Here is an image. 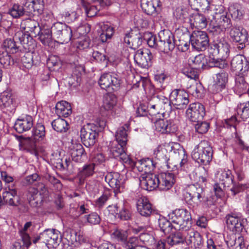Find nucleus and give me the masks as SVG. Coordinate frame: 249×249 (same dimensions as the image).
<instances>
[{
  "instance_id": "f257e3e1",
  "label": "nucleus",
  "mask_w": 249,
  "mask_h": 249,
  "mask_svg": "<svg viewBox=\"0 0 249 249\" xmlns=\"http://www.w3.org/2000/svg\"><path fill=\"white\" fill-rule=\"evenodd\" d=\"M20 29L22 32H18L15 37H18L21 44L27 49L28 47L31 46L34 42L33 37H36L39 34L41 31L38 23L31 18H27L23 20L20 24Z\"/></svg>"
},
{
  "instance_id": "f03ea898",
  "label": "nucleus",
  "mask_w": 249,
  "mask_h": 249,
  "mask_svg": "<svg viewBox=\"0 0 249 249\" xmlns=\"http://www.w3.org/2000/svg\"><path fill=\"white\" fill-rule=\"evenodd\" d=\"M175 229L187 231L191 227V216L186 209H177L169 214Z\"/></svg>"
},
{
  "instance_id": "7ed1b4c3",
  "label": "nucleus",
  "mask_w": 249,
  "mask_h": 249,
  "mask_svg": "<svg viewBox=\"0 0 249 249\" xmlns=\"http://www.w3.org/2000/svg\"><path fill=\"white\" fill-rule=\"evenodd\" d=\"M213 155L212 147L205 140L201 141L194 148L192 156L198 163L208 164L212 160Z\"/></svg>"
},
{
  "instance_id": "20e7f679",
  "label": "nucleus",
  "mask_w": 249,
  "mask_h": 249,
  "mask_svg": "<svg viewBox=\"0 0 249 249\" xmlns=\"http://www.w3.org/2000/svg\"><path fill=\"white\" fill-rule=\"evenodd\" d=\"M186 201L193 207H196L201 204L205 199V193L203 187L199 185H188L183 194Z\"/></svg>"
},
{
  "instance_id": "39448f33",
  "label": "nucleus",
  "mask_w": 249,
  "mask_h": 249,
  "mask_svg": "<svg viewBox=\"0 0 249 249\" xmlns=\"http://www.w3.org/2000/svg\"><path fill=\"white\" fill-rule=\"evenodd\" d=\"M53 39L61 44L67 43L72 36L71 28L65 23L56 22L52 26Z\"/></svg>"
},
{
  "instance_id": "423d86ee",
  "label": "nucleus",
  "mask_w": 249,
  "mask_h": 249,
  "mask_svg": "<svg viewBox=\"0 0 249 249\" xmlns=\"http://www.w3.org/2000/svg\"><path fill=\"white\" fill-rule=\"evenodd\" d=\"M100 127L97 124H89L81 129L80 137L85 146L89 147L95 144Z\"/></svg>"
},
{
  "instance_id": "0eeeda50",
  "label": "nucleus",
  "mask_w": 249,
  "mask_h": 249,
  "mask_svg": "<svg viewBox=\"0 0 249 249\" xmlns=\"http://www.w3.org/2000/svg\"><path fill=\"white\" fill-rule=\"evenodd\" d=\"M226 223L228 230L234 233L246 232L245 228L247 219L240 214L231 213L225 217Z\"/></svg>"
},
{
  "instance_id": "6e6552de",
  "label": "nucleus",
  "mask_w": 249,
  "mask_h": 249,
  "mask_svg": "<svg viewBox=\"0 0 249 249\" xmlns=\"http://www.w3.org/2000/svg\"><path fill=\"white\" fill-rule=\"evenodd\" d=\"M231 40L238 43L237 48L239 49L245 48V44L248 41L249 35L246 29L239 26H234L228 31Z\"/></svg>"
},
{
  "instance_id": "1a4fd4ad",
  "label": "nucleus",
  "mask_w": 249,
  "mask_h": 249,
  "mask_svg": "<svg viewBox=\"0 0 249 249\" xmlns=\"http://www.w3.org/2000/svg\"><path fill=\"white\" fill-rule=\"evenodd\" d=\"M192 47L198 51L205 50L209 44V39L207 33L202 31H195L190 37Z\"/></svg>"
},
{
  "instance_id": "9d476101",
  "label": "nucleus",
  "mask_w": 249,
  "mask_h": 249,
  "mask_svg": "<svg viewBox=\"0 0 249 249\" xmlns=\"http://www.w3.org/2000/svg\"><path fill=\"white\" fill-rule=\"evenodd\" d=\"M159 42L158 47L159 49L164 53H168L175 48L174 36L172 33L167 30L160 31L159 33Z\"/></svg>"
},
{
  "instance_id": "9b49d317",
  "label": "nucleus",
  "mask_w": 249,
  "mask_h": 249,
  "mask_svg": "<svg viewBox=\"0 0 249 249\" xmlns=\"http://www.w3.org/2000/svg\"><path fill=\"white\" fill-rule=\"evenodd\" d=\"M101 88L104 89L116 90L120 85V80L115 73H106L102 74L99 80Z\"/></svg>"
},
{
  "instance_id": "f8f14e48",
  "label": "nucleus",
  "mask_w": 249,
  "mask_h": 249,
  "mask_svg": "<svg viewBox=\"0 0 249 249\" xmlns=\"http://www.w3.org/2000/svg\"><path fill=\"white\" fill-rule=\"evenodd\" d=\"M170 99L178 109L185 108L189 103L188 93L184 90L174 89L170 94Z\"/></svg>"
},
{
  "instance_id": "ddd939ff",
  "label": "nucleus",
  "mask_w": 249,
  "mask_h": 249,
  "mask_svg": "<svg viewBox=\"0 0 249 249\" xmlns=\"http://www.w3.org/2000/svg\"><path fill=\"white\" fill-rule=\"evenodd\" d=\"M123 178V177L117 172L108 173L105 178V181L114 189L116 193L123 192L124 188Z\"/></svg>"
},
{
  "instance_id": "4468645a",
  "label": "nucleus",
  "mask_w": 249,
  "mask_h": 249,
  "mask_svg": "<svg viewBox=\"0 0 249 249\" xmlns=\"http://www.w3.org/2000/svg\"><path fill=\"white\" fill-rule=\"evenodd\" d=\"M125 146L126 145H123L120 142H117L111 147L110 152L114 158L119 159L123 162L133 166L134 165V162L125 152Z\"/></svg>"
},
{
  "instance_id": "2eb2a0df",
  "label": "nucleus",
  "mask_w": 249,
  "mask_h": 249,
  "mask_svg": "<svg viewBox=\"0 0 249 249\" xmlns=\"http://www.w3.org/2000/svg\"><path fill=\"white\" fill-rule=\"evenodd\" d=\"M152 54L147 49L138 50L135 53L134 59L135 63L140 67L147 69L151 65Z\"/></svg>"
},
{
  "instance_id": "dca6fc26",
  "label": "nucleus",
  "mask_w": 249,
  "mask_h": 249,
  "mask_svg": "<svg viewBox=\"0 0 249 249\" xmlns=\"http://www.w3.org/2000/svg\"><path fill=\"white\" fill-rule=\"evenodd\" d=\"M3 203L12 206L20 204V197L17 194V190L14 186H8L3 190L2 194Z\"/></svg>"
},
{
  "instance_id": "f3484780",
  "label": "nucleus",
  "mask_w": 249,
  "mask_h": 249,
  "mask_svg": "<svg viewBox=\"0 0 249 249\" xmlns=\"http://www.w3.org/2000/svg\"><path fill=\"white\" fill-rule=\"evenodd\" d=\"M209 54L219 55L223 59H226L230 54V45L225 40H220L217 43L213 44L209 48Z\"/></svg>"
},
{
  "instance_id": "a211bd4d",
  "label": "nucleus",
  "mask_w": 249,
  "mask_h": 249,
  "mask_svg": "<svg viewBox=\"0 0 249 249\" xmlns=\"http://www.w3.org/2000/svg\"><path fill=\"white\" fill-rule=\"evenodd\" d=\"M140 185L147 191H152L159 187V178L153 174H142L140 178Z\"/></svg>"
},
{
  "instance_id": "6ab92c4d",
  "label": "nucleus",
  "mask_w": 249,
  "mask_h": 249,
  "mask_svg": "<svg viewBox=\"0 0 249 249\" xmlns=\"http://www.w3.org/2000/svg\"><path fill=\"white\" fill-rule=\"evenodd\" d=\"M186 114L192 122L201 120L205 114V108L199 103L191 104L186 110Z\"/></svg>"
},
{
  "instance_id": "aec40b11",
  "label": "nucleus",
  "mask_w": 249,
  "mask_h": 249,
  "mask_svg": "<svg viewBox=\"0 0 249 249\" xmlns=\"http://www.w3.org/2000/svg\"><path fill=\"white\" fill-rule=\"evenodd\" d=\"M186 234V243L195 249H201L204 244V241L201 234L197 231L190 228L184 231Z\"/></svg>"
},
{
  "instance_id": "412c9836",
  "label": "nucleus",
  "mask_w": 249,
  "mask_h": 249,
  "mask_svg": "<svg viewBox=\"0 0 249 249\" xmlns=\"http://www.w3.org/2000/svg\"><path fill=\"white\" fill-rule=\"evenodd\" d=\"M160 0H141V6L147 15L155 16L160 10Z\"/></svg>"
},
{
  "instance_id": "4be33fe9",
  "label": "nucleus",
  "mask_w": 249,
  "mask_h": 249,
  "mask_svg": "<svg viewBox=\"0 0 249 249\" xmlns=\"http://www.w3.org/2000/svg\"><path fill=\"white\" fill-rule=\"evenodd\" d=\"M136 207L138 213L143 216L148 217L154 211L151 204L145 196H141L138 198Z\"/></svg>"
},
{
  "instance_id": "5701e85b",
  "label": "nucleus",
  "mask_w": 249,
  "mask_h": 249,
  "mask_svg": "<svg viewBox=\"0 0 249 249\" xmlns=\"http://www.w3.org/2000/svg\"><path fill=\"white\" fill-rule=\"evenodd\" d=\"M159 189L167 191L170 189L175 183V176L171 173H163L158 175Z\"/></svg>"
},
{
  "instance_id": "b1692460",
  "label": "nucleus",
  "mask_w": 249,
  "mask_h": 249,
  "mask_svg": "<svg viewBox=\"0 0 249 249\" xmlns=\"http://www.w3.org/2000/svg\"><path fill=\"white\" fill-rule=\"evenodd\" d=\"M231 68L233 71L244 73L249 69L248 62L241 55H237L231 61Z\"/></svg>"
},
{
  "instance_id": "393cba45",
  "label": "nucleus",
  "mask_w": 249,
  "mask_h": 249,
  "mask_svg": "<svg viewBox=\"0 0 249 249\" xmlns=\"http://www.w3.org/2000/svg\"><path fill=\"white\" fill-rule=\"evenodd\" d=\"M206 10L208 18L212 21H215L217 19H220L222 15L227 14L225 7L222 5L212 4L209 5Z\"/></svg>"
},
{
  "instance_id": "a878e982",
  "label": "nucleus",
  "mask_w": 249,
  "mask_h": 249,
  "mask_svg": "<svg viewBox=\"0 0 249 249\" xmlns=\"http://www.w3.org/2000/svg\"><path fill=\"white\" fill-rule=\"evenodd\" d=\"M59 235V231L55 229H46L42 232V243L53 246L57 244Z\"/></svg>"
},
{
  "instance_id": "bb28decb",
  "label": "nucleus",
  "mask_w": 249,
  "mask_h": 249,
  "mask_svg": "<svg viewBox=\"0 0 249 249\" xmlns=\"http://www.w3.org/2000/svg\"><path fill=\"white\" fill-rule=\"evenodd\" d=\"M33 125V118L27 115L21 119H18L14 125L15 130L19 133L29 130Z\"/></svg>"
},
{
  "instance_id": "cd10ccee",
  "label": "nucleus",
  "mask_w": 249,
  "mask_h": 249,
  "mask_svg": "<svg viewBox=\"0 0 249 249\" xmlns=\"http://www.w3.org/2000/svg\"><path fill=\"white\" fill-rule=\"evenodd\" d=\"M153 157L155 159L165 164L168 169L171 168L168 161L169 154L167 150L163 146H159L154 151Z\"/></svg>"
},
{
  "instance_id": "c85d7f7f",
  "label": "nucleus",
  "mask_w": 249,
  "mask_h": 249,
  "mask_svg": "<svg viewBox=\"0 0 249 249\" xmlns=\"http://www.w3.org/2000/svg\"><path fill=\"white\" fill-rule=\"evenodd\" d=\"M69 152L72 160L75 162H82L86 157L84 149L80 143L72 144L70 147Z\"/></svg>"
},
{
  "instance_id": "c756f323",
  "label": "nucleus",
  "mask_w": 249,
  "mask_h": 249,
  "mask_svg": "<svg viewBox=\"0 0 249 249\" xmlns=\"http://www.w3.org/2000/svg\"><path fill=\"white\" fill-rule=\"evenodd\" d=\"M155 127L157 131L161 133H173L175 131L171 122L164 119L157 120L155 123Z\"/></svg>"
},
{
  "instance_id": "7c9ffc66",
  "label": "nucleus",
  "mask_w": 249,
  "mask_h": 249,
  "mask_svg": "<svg viewBox=\"0 0 249 249\" xmlns=\"http://www.w3.org/2000/svg\"><path fill=\"white\" fill-rule=\"evenodd\" d=\"M216 178L224 187H229L233 184L232 176L230 170H221L217 172Z\"/></svg>"
},
{
  "instance_id": "2f4dec72",
  "label": "nucleus",
  "mask_w": 249,
  "mask_h": 249,
  "mask_svg": "<svg viewBox=\"0 0 249 249\" xmlns=\"http://www.w3.org/2000/svg\"><path fill=\"white\" fill-rule=\"evenodd\" d=\"M130 130L129 124H125L119 127L115 134L116 142H120L123 145H126L127 142L128 132Z\"/></svg>"
},
{
  "instance_id": "473e14b6",
  "label": "nucleus",
  "mask_w": 249,
  "mask_h": 249,
  "mask_svg": "<svg viewBox=\"0 0 249 249\" xmlns=\"http://www.w3.org/2000/svg\"><path fill=\"white\" fill-rule=\"evenodd\" d=\"M71 112V106L66 101H61L55 106V112L59 117H67Z\"/></svg>"
},
{
  "instance_id": "72a5a7b5",
  "label": "nucleus",
  "mask_w": 249,
  "mask_h": 249,
  "mask_svg": "<svg viewBox=\"0 0 249 249\" xmlns=\"http://www.w3.org/2000/svg\"><path fill=\"white\" fill-rule=\"evenodd\" d=\"M13 107L12 93L7 91H3L0 95V107L1 109L5 108L10 110Z\"/></svg>"
},
{
  "instance_id": "f704fd0d",
  "label": "nucleus",
  "mask_w": 249,
  "mask_h": 249,
  "mask_svg": "<svg viewBox=\"0 0 249 249\" xmlns=\"http://www.w3.org/2000/svg\"><path fill=\"white\" fill-rule=\"evenodd\" d=\"M234 89L239 94H245L249 92V85L245 80L244 77L237 75L235 77Z\"/></svg>"
},
{
  "instance_id": "c9c22d12",
  "label": "nucleus",
  "mask_w": 249,
  "mask_h": 249,
  "mask_svg": "<svg viewBox=\"0 0 249 249\" xmlns=\"http://www.w3.org/2000/svg\"><path fill=\"white\" fill-rule=\"evenodd\" d=\"M105 161L106 159L104 155L102 153H97L93 158L91 163L95 165L97 172L104 175L107 171V169L104 164Z\"/></svg>"
},
{
  "instance_id": "e433bc0d",
  "label": "nucleus",
  "mask_w": 249,
  "mask_h": 249,
  "mask_svg": "<svg viewBox=\"0 0 249 249\" xmlns=\"http://www.w3.org/2000/svg\"><path fill=\"white\" fill-rule=\"evenodd\" d=\"M186 236L179 232L177 231L170 234L166 239V243L170 246L178 245L183 244L185 241Z\"/></svg>"
},
{
  "instance_id": "4c0bfd02",
  "label": "nucleus",
  "mask_w": 249,
  "mask_h": 249,
  "mask_svg": "<svg viewBox=\"0 0 249 249\" xmlns=\"http://www.w3.org/2000/svg\"><path fill=\"white\" fill-rule=\"evenodd\" d=\"M190 21L193 26L200 28H204L207 25L206 18L199 13L193 14L190 17Z\"/></svg>"
},
{
  "instance_id": "58836bf2",
  "label": "nucleus",
  "mask_w": 249,
  "mask_h": 249,
  "mask_svg": "<svg viewBox=\"0 0 249 249\" xmlns=\"http://www.w3.org/2000/svg\"><path fill=\"white\" fill-rule=\"evenodd\" d=\"M96 171V167L91 163L85 164L82 170L79 172L78 176L80 179L84 180L86 178L91 177Z\"/></svg>"
},
{
  "instance_id": "ea45409f",
  "label": "nucleus",
  "mask_w": 249,
  "mask_h": 249,
  "mask_svg": "<svg viewBox=\"0 0 249 249\" xmlns=\"http://www.w3.org/2000/svg\"><path fill=\"white\" fill-rule=\"evenodd\" d=\"M53 129L58 132H65L69 129V124L64 119L58 118L53 120L52 123Z\"/></svg>"
},
{
  "instance_id": "a19ab883",
  "label": "nucleus",
  "mask_w": 249,
  "mask_h": 249,
  "mask_svg": "<svg viewBox=\"0 0 249 249\" xmlns=\"http://www.w3.org/2000/svg\"><path fill=\"white\" fill-rule=\"evenodd\" d=\"M45 136L44 126L41 123H37L32 131V138H29L30 140L33 139L35 141L42 140Z\"/></svg>"
},
{
  "instance_id": "79ce46f5",
  "label": "nucleus",
  "mask_w": 249,
  "mask_h": 249,
  "mask_svg": "<svg viewBox=\"0 0 249 249\" xmlns=\"http://www.w3.org/2000/svg\"><path fill=\"white\" fill-rule=\"evenodd\" d=\"M117 97L113 94L106 95L103 101V107L107 110H112L116 106Z\"/></svg>"
},
{
  "instance_id": "37998d69",
  "label": "nucleus",
  "mask_w": 249,
  "mask_h": 249,
  "mask_svg": "<svg viewBox=\"0 0 249 249\" xmlns=\"http://www.w3.org/2000/svg\"><path fill=\"white\" fill-rule=\"evenodd\" d=\"M44 197L39 194L38 191L34 189L31 196L29 197V203L33 207H39L41 206Z\"/></svg>"
},
{
  "instance_id": "c03bdc74",
  "label": "nucleus",
  "mask_w": 249,
  "mask_h": 249,
  "mask_svg": "<svg viewBox=\"0 0 249 249\" xmlns=\"http://www.w3.org/2000/svg\"><path fill=\"white\" fill-rule=\"evenodd\" d=\"M216 55L210 54L208 59L209 65L210 67H218L220 69H224L227 66L226 59L215 57Z\"/></svg>"
},
{
  "instance_id": "a18cd8bd",
  "label": "nucleus",
  "mask_w": 249,
  "mask_h": 249,
  "mask_svg": "<svg viewBox=\"0 0 249 249\" xmlns=\"http://www.w3.org/2000/svg\"><path fill=\"white\" fill-rule=\"evenodd\" d=\"M237 115L243 120H246L249 117V102L241 103L238 105L236 108Z\"/></svg>"
},
{
  "instance_id": "49530a36",
  "label": "nucleus",
  "mask_w": 249,
  "mask_h": 249,
  "mask_svg": "<svg viewBox=\"0 0 249 249\" xmlns=\"http://www.w3.org/2000/svg\"><path fill=\"white\" fill-rule=\"evenodd\" d=\"M38 35L40 41L45 45H49L53 38L52 28L42 29Z\"/></svg>"
},
{
  "instance_id": "de8ad7c7",
  "label": "nucleus",
  "mask_w": 249,
  "mask_h": 249,
  "mask_svg": "<svg viewBox=\"0 0 249 249\" xmlns=\"http://www.w3.org/2000/svg\"><path fill=\"white\" fill-rule=\"evenodd\" d=\"M2 47L5 49V52L8 53H14L18 50V47L13 39L7 38L5 39L2 43Z\"/></svg>"
},
{
  "instance_id": "09e8293b",
  "label": "nucleus",
  "mask_w": 249,
  "mask_h": 249,
  "mask_svg": "<svg viewBox=\"0 0 249 249\" xmlns=\"http://www.w3.org/2000/svg\"><path fill=\"white\" fill-rule=\"evenodd\" d=\"M139 163H140L139 168L145 174L150 172L155 167L153 160L150 158L142 159L139 161Z\"/></svg>"
},
{
  "instance_id": "8fccbe9b",
  "label": "nucleus",
  "mask_w": 249,
  "mask_h": 249,
  "mask_svg": "<svg viewBox=\"0 0 249 249\" xmlns=\"http://www.w3.org/2000/svg\"><path fill=\"white\" fill-rule=\"evenodd\" d=\"M111 236L115 240L124 243L126 241L128 233L125 230L116 229L112 232Z\"/></svg>"
},
{
  "instance_id": "3c124183",
  "label": "nucleus",
  "mask_w": 249,
  "mask_h": 249,
  "mask_svg": "<svg viewBox=\"0 0 249 249\" xmlns=\"http://www.w3.org/2000/svg\"><path fill=\"white\" fill-rule=\"evenodd\" d=\"M102 32L100 34V38L102 42H106L108 39L111 38L114 33L113 28L108 24H105L102 27Z\"/></svg>"
},
{
  "instance_id": "603ef678",
  "label": "nucleus",
  "mask_w": 249,
  "mask_h": 249,
  "mask_svg": "<svg viewBox=\"0 0 249 249\" xmlns=\"http://www.w3.org/2000/svg\"><path fill=\"white\" fill-rule=\"evenodd\" d=\"M159 226L160 230L165 234L169 233L172 227V225L169 221L166 219L164 217H160L158 220Z\"/></svg>"
},
{
  "instance_id": "864d4df0",
  "label": "nucleus",
  "mask_w": 249,
  "mask_h": 249,
  "mask_svg": "<svg viewBox=\"0 0 249 249\" xmlns=\"http://www.w3.org/2000/svg\"><path fill=\"white\" fill-rule=\"evenodd\" d=\"M25 9L22 6L18 4H15L9 8L8 14L14 18H18L25 14Z\"/></svg>"
},
{
  "instance_id": "5fc2aeb1",
  "label": "nucleus",
  "mask_w": 249,
  "mask_h": 249,
  "mask_svg": "<svg viewBox=\"0 0 249 249\" xmlns=\"http://www.w3.org/2000/svg\"><path fill=\"white\" fill-rule=\"evenodd\" d=\"M232 238L229 241L231 246H234L235 249H242L245 247L246 243L243 236L238 235L237 237L233 236Z\"/></svg>"
},
{
  "instance_id": "6e6d98bb",
  "label": "nucleus",
  "mask_w": 249,
  "mask_h": 249,
  "mask_svg": "<svg viewBox=\"0 0 249 249\" xmlns=\"http://www.w3.org/2000/svg\"><path fill=\"white\" fill-rule=\"evenodd\" d=\"M110 197V193L106 191L95 201V207L98 209H102Z\"/></svg>"
},
{
  "instance_id": "4d7b16f0",
  "label": "nucleus",
  "mask_w": 249,
  "mask_h": 249,
  "mask_svg": "<svg viewBox=\"0 0 249 249\" xmlns=\"http://www.w3.org/2000/svg\"><path fill=\"white\" fill-rule=\"evenodd\" d=\"M215 22L219 26L222 27L223 28L227 29L228 31L231 28V20L227 17V14L222 15L220 19H217Z\"/></svg>"
},
{
  "instance_id": "13d9d810",
  "label": "nucleus",
  "mask_w": 249,
  "mask_h": 249,
  "mask_svg": "<svg viewBox=\"0 0 249 249\" xmlns=\"http://www.w3.org/2000/svg\"><path fill=\"white\" fill-rule=\"evenodd\" d=\"M47 64L49 68L53 71H57L61 65L59 58L55 55L51 56L48 58Z\"/></svg>"
},
{
  "instance_id": "bf43d9fd",
  "label": "nucleus",
  "mask_w": 249,
  "mask_h": 249,
  "mask_svg": "<svg viewBox=\"0 0 249 249\" xmlns=\"http://www.w3.org/2000/svg\"><path fill=\"white\" fill-rule=\"evenodd\" d=\"M196 68H192L189 66L185 67L182 70V72L183 74L191 79L196 80L198 78V72Z\"/></svg>"
},
{
  "instance_id": "052dcab7",
  "label": "nucleus",
  "mask_w": 249,
  "mask_h": 249,
  "mask_svg": "<svg viewBox=\"0 0 249 249\" xmlns=\"http://www.w3.org/2000/svg\"><path fill=\"white\" fill-rule=\"evenodd\" d=\"M202 85L200 83H196L192 85L188 89V92L196 97H201L203 90Z\"/></svg>"
},
{
  "instance_id": "680f3d73",
  "label": "nucleus",
  "mask_w": 249,
  "mask_h": 249,
  "mask_svg": "<svg viewBox=\"0 0 249 249\" xmlns=\"http://www.w3.org/2000/svg\"><path fill=\"white\" fill-rule=\"evenodd\" d=\"M7 52H0V64L4 67H7L14 63L13 59Z\"/></svg>"
},
{
  "instance_id": "e2e57ef3",
  "label": "nucleus",
  "mask_w": 249,
  "mask_h": 249,
  "mask_svg": "<svg viewBox=\"0 0 249 249\" xmlns=\"http://www.w3.org/2000/svg\"><path fill=\"white\" fill-rule=\"evenodd\" d=\"M132 212L130 210L126 207H123L119 212L117 213V217L122 220H129L131 218Z\"/></svg>"
},
{
  "instance_id": "0e129e2a",
  "label": "nucleus",
  "mask_w": 249,
  "mask_h": 249,
  "mask_svg": "<svg viewBox=\"0 0 249 249\" xmlns=\"http://www.w3.org/2000/svg\"><path fill=\"white\" fill-rule=\"evenodd\" d=\"M190 59L194 65L195 68L197 69L203 68L206 62V59L204 55L202 54L197 55Z\"/></svg>"
},
{
  "instance_id": "69168bd1",
  "label": "nucleus",
  "mask_w": 249,
  "mask_h": 249,
  "mask_svg": "<svg viewBox=\"0 0 249 249\" xmlns=\"http://www.w3.org/2000/svg\"><path fill=\"white\" fill-rule=\"evenodd\" d=\"M215 76L216 77L214 80V82L226 88V85L228 80V73L224 71H222L217 73L215 75Z\"/></svg>"
},
{
  "instance_id": "338daca9",
  "label": "nucleus",
  "mask_w": 249,
  "mask_h": 249,
  "mask_svg": "<svg viewBox=\"0 0 249 249\" xmlns=\"http://www.w3.org/2000/svg\"><path fill=\"white\" fill-rule=\"evenodd\" d=\"M195 124L196 130L200 134L206 133L210 127L209 124L206 122H201V120L196 121Z\"/></svg>"
},
{
  "instance_id": "774afa93",
  "label": "nucleus",
  "mask_w": 249,
  "mask_h": 249,
  "mask_svg": "<svg viewBox=\"0 0 249 249\" xmlns=\"http://www.w3.org/2000/svg\"><path fill=\"white\" fill-rule=\"evenodd\" d=\"M231 16L233 19H240L243 17V12L235 5H231L229 9Z\"/></svg>"
}]
</instances>
